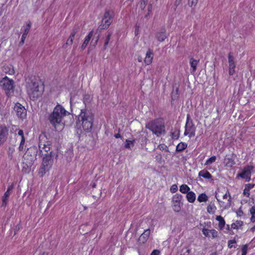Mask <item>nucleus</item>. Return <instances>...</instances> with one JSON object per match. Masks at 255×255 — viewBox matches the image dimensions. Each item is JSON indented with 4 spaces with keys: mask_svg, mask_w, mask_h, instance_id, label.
Returning <instances> with one entry per match:
<instances>
[{
    "mask_svg": "<svg viewBox=\"0 0 255 255\" xmlns=\"http://www.w3.org/2000/svg\"><path fill=\"white\" fill-rule=\"evenodd\" d=\"M70 113L61 105L58 104L54 108L53 112L49 115L48 120L56 130H61L64 128L62 120Z\"/></svg>",
    "mask_w": 255,
    "mask_h": 255,
    "instance_id": "f257e3e1",
    "label": "nucleus"
},
{
    "mask_svg": "<svg viewBox=\"0 0 255 255\" xmlns=\"http://www.w3.org/2000/svg\"><path fill=\"white\" fill-rule=\"evenodd\" d=\"M27 92L32 100H37L44 91V87L42 84L37 80L31 81L28 83L26 86Z\"/></svg>",
    "mask_w": 255,
    "mask_h": 255,
    "instance_id": "f03ea898",
    "label": "nucleus"
},
{
    "mask_svg": "<svg viewBox=\"0 0 255 255\" xmlns=\"http://www.w3.org/2000/svg\"><path fill=\"white\" fill-rule=\"evenodd\" d=\"M84 130L89 132L91 130L94 122V115L86 110H82L78 117Z\"/></svg>",
    "mask_w": 255,
    "mask_h": 255,
    "instance_id": "7ed1b4c3",
    "label": "nucleus"
},
{
    "mask_svg": "<svg viewBox=\"0 0 255 255\" xmlns=\"http://www.w3.org/2000/svg\"><path fill=\"white\" fill-rule=\"evenodd\" d=\"M146 128L157 136L165 133L164 123L159 119L150 121L146 125Z\"/></svg>",
    "mask_w": 255,
    "mask_h": 255,
    "instance_id": "20e7f679",
    "label": "nucleus"
},
{
    "mask_svg": "<svg viewBox=\"0 0 255 255\" xmlns=\"http://www.w3.org/2000/svg\"><path fill=\"white\" fill-rule=\"evenodd\" d=\"M38 147L40 156L52 155V152L51 150V143L45 136H39Z\"/></svg>",
    "mask_w": 255,
    "mask_h": 255,
    "instance_id": "39448f33",
    "label": "nucleus"
},
{
    "mask_svg": "<svg viewBox=\"0 0 255 255\" xmlns=\"http://www.w3.org/2000/svg\"><path fill=\"white\" fill-rule=\"evenodd\" d=\"M0 86L5 91L6 95L11 97L14 93V82L12 79L5 76L0 81Z\"/></svg>",
    "mask_w": 255,
    "mask_h": 255,
    "instance_id": "423d86ee",
    "label": "nucleus"
},
{
    "mask_svg": "<svg viewBox=\"0 0 255 255\" xmlns=\"http://www.w3.org/2000/svg\"><path fill=\"white\" fill-rule=\"evenodd\" d=\"M43 157L41 166L39 169V174L43 176L51 168L53 163V155L41 156Z\"/></svg>",
    "mask_w": 255,
    "mask_h": 255,
    "instance_id": "0eeeda50",
    "label": "nucleus"
},
{
    "mask_svg": "<svg viewBox=\"0 0 255 255\" xmlns=\"http://www.w3.org/2000/svg\"><path fill=\"white\" fill-rule=\"evenodd\" d=\"M112 15L109 11H106L102 20L101 24L99 28L100 29H106L109 28L112 23Z\"/></svg>",
    "mask_w": 255,
    "mask_h": 255,
    "instance_id": "6e6552de",
    "label": "nucleus"
},
{
    "mask_svg": "<svg viewBox=\"0 0 255 255\" xmlns=\"http://www.w3.org/2000/svg\"><path fill=\"white\" fill-rule=\"evenodd\" d=\"M14 110L15 111L17 116L20 119L26 118L27 115V111L21 104L19 103H16L14 106Z\"/></svg>",
    "mask_w": 255,
    "mask_h": 255,
    "instance_id": "1a4fd4ad",
    "label": "nucleus"
},
{
    "mask_svg": "<svg viewBox=\"0 0 255 255\" xmlns=\"http://www.w3.org/2000/svg\"><path fill=\"white\" fill-rule=\"evenodd\" d=\"M183 196L179 194L174 195L172 197L173 209L174 211L178 212L181 210V206L182 205L181 200Z\"/></svg>",
    "mask_w": 255,
    "mask_h": 255,
    "instance_id": "9d476101",
    "label": "nucleus"
},
{
    "mask_svg": "<svg viewBox=\"0 0 255 255\" xmlns=\"http://www.w3.org/2000/svg\"><path fill=\"white\" fill-rule=\"evenodd\" d=\"M253 166H247L244 167L242 171L238 174V176L245 179L246 181L249 182L251 180V171L253 169Z\"/></svg>",
    "mask_w": 255,
    "mask_h": 255,
    "instance_id": "9b49d317",
    "label": "nucleus"
},
{
    "mask_svg": "<svg viewBox=\"0 0 255 255\" xmlns=\"http://www.w3.org/2000/svg\"><path fill=\"white\" fill-rule=\"evenodd\" d=\"M8 128L5 125H0V146L5 142L8 135Z\"/></svg>",
    "mask_w": 255,
    "mask_h": 255,
    "instance_id": "f8f14e48",
    "label": "nucleus"
},
{
    "mask_svg": "<svg viewBox=\"0 0 255 255\" xmlns=\"http://www.w3.org/2000/svg\"><path fill=\"white\" fill-rule=\"evenodd\" d=\"M185 128L190 132V137H194L195 135L196 127L193 124L192 120L190 119L189 115H187Z\"/></svg>",
    "mask_w": 255,
    "mask_h": 255,
    "instance_id": "ddd939ff",
    "label": "nucleus"
},
{
    "mask_svg": "<svg viewBox=\"0 0 255 255\" xmlns=\"http://www.w3.org/2000/svg\"><path fill=\"white\" fill-rule=\"evenodd\" d=\"M228 62H229V74L230 75H233L235 73L236 65L235 63L234 58L230 53L228 54Z\"/></svg>",
    "mask_w": 255,
    "mask_h": 255,
    "instance_id": "4468645a",
    "label": "nucleus"
},
{
    "mask_svg": "<svg viewBox=\"0 0 255 255\" xmlns=\"http://www.w3.org/2000/svg\"><path fill=\"white\" fill-rule=\"evenodd\" d=\"M150 232L149 229L145 230L144 232L139 237L138 239V242L142 244L145 243L149 238Z\"/></svg>",
    "mask_w": 255,
    "mask_h": 255,
    "instance_id": "2eb2a0df",
    "label": "nucleus"
},
{
    "mask_svg": "<svg viewBox=\"0 0 255 255\" xmlns=\"http://www.w3.org/2000/svg\"><path fill=\"white\" fill-rule=\"evenodd\" d=\"M93 31L92 30V31H90L89 33H88V34L86 36L84 41L83 42V43H82V44L81 46V48L82 50H84L86 48V47L88 45L90 40H91V39L93 36Z\"/></svg>",
    "mask_w": 255,
    "mask_h": 255,
    "instance_id": "dca6fc26",
    "label": "nucleus"
},
{
    "mask_svg": "<svg viewBox=\"0 0 255 255\" xmlns=\"http://www.w3.org/2000/svg\"><path fill=\"white\" fill-rule=\"evenodd\" d=\"M2 71L6 74L9 75H13L14 74V68L11 64L4 65L3 67Z\"/></svg>",
    "mask_w": 255,
    "mask_h": 255,
    "instance_id": "f3484780",
    "label": "nucleus"
},
{
    "mask_svg": "<svg viewBox=\"0 0 255 255\" xmlns=\"http://www.w3.org/2000/svg\"><path fill=\"white\" fill-rule=\"evenodd\" d=\"M165 29H162L160 32L156 33V37L159 41L162 42L167 37L165 34Z\"/></svg>",
    "mask_w": 255,
    "mask_h": 255,
    "instance_id": "a211bd4d",
    "label": "nucleus"
},
{
    "mask_svg": "<svg viewBox=\"0 0 255 255\" xmlns=\"http://www.w3.org/2000/svg\"><path fill=\"white\" fill-rule=\"evenodd\" d=\"M153 59V53L150 50H148V51L146 52V57L144 59V62L147 64H150L152 61Z\"/></svg>",
    "mask_w": 255,
    "mask_h": 255,
    "instance_id": "6ab92c4d",
    "label": "nucleus"
},
{
    "mask_svg": "<svg viewBox=\"0 0 255 255\" xmlns=\"http://www.w3.org/2000/svg\"><path fill=\"white\" fill-rule=\"evenodd\" d=\"M199 176L205 179H210L212 178V175L206 170H202L199 172Z\"/></svg>",
    "mask_w": 255,
    "mask_h": 255,
    "instance_id": "aec40b11",
    "label": "nucleus"
},
{
    "mask_svg": "<svg viewBox=\"0 0 255 255\" xmlns=\"http://www.w3.org/2000/svg\"><path fill=\"white\" fill-rule=\"evenodd\" d=\"M186 198L190 203H193L196 199L195 194L192 191H189L187 193Z\"/></svg>",
    "mask_w": 255,
    "mask_h": 255,
    "instance_id": "412c9836",
    "label": "nucleus"
},
{
    "mask_svg": "<svg viewBox=\"0 0 255 255\" xmlns=\"http://www.w3.org/2000/svg\"><path fill=\"white\" fill-rule=\"evenodd\" d=\"M77 32V29H73L72 32L70 34L66 44L71 45L73 43L75 36Z\"/></svg>",
    "mask_w": 255,
    "mask_h": 255,
    "instance_id": "4be33fe9",
    "label": "nucleus"
},
{
    "mask_svg": "<svg viewBox=\"0 0 255 255\" xmlns=\"http://www.w3.org/2000/svg\"><path fill=\"white\" fill-rule=\"evenodd\" d=\"M10 195V193L5 192L2 197V204L1 206L5 207L7 204L8 199Z\"/></svg>",
    "mask_w": 255,
    "mask_h": 255,
    "instance_id": "5701e85b",
    "label": "nucleus"
},
{
    "mask_svg": "<svg viewBox=\"0 0 255 255\" xmlns=\"http://www.w3.org/2000/svg\"><path fill=\"white\" fill-rule=\"evenodd\" d=\"M216 220L219 221V227L220 230H223L225 226V221L224 218L221 216H218L216 217Z\"/></svg>",
    "mask_w": 255,
    "mask_h": 255,
    "instance_id": "b1692460",
    "label": "nucleus"
},
{
    "mask_svg": "<svg viewBox=\"0 0 255 255\" xmlns=\"http://www.w3.org/2000/svg\"><path fill=\"white\" fill-rule=\"evenodd\" d=\"M187 146V145L186 143L181 142L177 145L176 150L178 152H181L184 150Z\"/></svg>",
    "mask_w": 255,
    "mask_h": 255,
    "instance_id": "393cba45",
    "label": "nucleus"
},
{
    "mask_svg": "<svg viewBox=\"0 0 255 255\" xmlns=\"http://www.w3.org/2000/svg\"><path fill=\"white\" fill-rule=\"evenodd\" d=\"M198 61L191 58L190 59V66L192 68L193 71L195 72L196 70V66L198 64Z\"/></svg>",
    "mask_w": 255,
    "mask_h": 255,
    "instance_id": "a878e982",
    "label": "nucleus"
},
{
    "mask_svg": "<svg viewBox=\"0 0 255 255\" xmlns=\"http://www.w3.org/2000/svg\"><path fill=\"white\" fill-rule=\"evenodd\" d=\"M190 189L186 184H182L180 187V191L182 193H187Z\"/></svg>",
    "mask_w": 255,
    "mask_h": 255,
    "instance_id": "bb28decb",
    "label": "nucleus"
},
{
    "mask_svg": "<svg viewBox=\"0 0 255 255\" xmlns=\"http://www.w3.org/2000/svg\"><path fill=\"white\" fill-rule=\"evenodd\" d=\"M208 197L205 193L200 194L197 198L199 202H206L208 200Z\"/></svg>",
    "mask_w": 255,
    "mask_h": 255,
    "instance_id": "cd10ccee",
    "label": "nucleus"
},
{
    "mask_svg": "<svg viewBox=\"0 0 255 255\" xmlns=\"http://www.w3.org/2000/svg\"><path fill=\"white\" fill-rule=\"evenodd\" d=\"M216 210V207L214 204H210L207 206V212L210 214H214Z\"/></svg>",
    "mask_w": 255,
    "mask_h": 255,
    "instance_id": "c85d7f7f",
    "label": "nucleus"
},
{
    "mask_svg": "<svg viewBox=\"0 0 255 255\" xmlns=\"http://www.w3.org/2000/svg\"><path fill=\"white\" fill-rule=\"evenodd\" d=\"M31 26V22L30 21H28L26 24V25L24 27V32L23 34H26L27 35L30 29Z\"/></svg>",
    "mask_w": 255,
    "mask_h": 255,
    "instance_id": "c756f323",
    "label": "nucleus"
},
{
    "mask_svg": "<svg viewBox=\"0 0 255 255\" xmlns=\"http://www.w3.org/2000/svg\"><path fill=\"white\" fill-rule=\"evenodd\" d=\"M243 222L241 221H237L235 223L232 224L231 227L234 229H237L239 227L242 226Z\"/></svg>",
    "mask_w": 255,
    "mask_h": 255,
    "instance_id": "7c9ffc66",
    "label": "nucleus"
},
{
    "mask_svg": "<svg viewBox=\"0 0 255 255\" xmlns=\"http://www.w3.org/2000/svg\"><path fill=\"white\" fill-rule=\"evenodd\" d=\"M250 211L252 215L251 218V221L252 222H255V206L252 207L251 208Z\"/></svg>",
    "mask_w": 255,
    "mask_h": 255,
    "instance_id": "2f4dec72",
    "label": "nucleus"
},
{
    "mask_svg": "<svg viewBox=\"0 0 255 255\" xmlns=\"http://www.w3.org/2000/svg\"><path fill=\"white\" fill-rule=\"evenodd\" d=\"M216 160V157L215 156H213L209 158L208 160H206L205 165H210L212 163L214 162Z\"/></svg>",
    "mask_w": 255,
    "mask_h": 255,
    "instance_id": "473e14b6",
    "label": "nucleus"
},
{
    "mask_svg": "<svg viewBox=\"0 0 255 255\" xmlns=\"http://www.w3.org/2000/svg\"><path fill=\"white\" fill-rule=\"evenodd\" d=\"M171 135L173 139H177L179 136V130H177L176 131L172 132Z\"/></svg>",
    "mask_w": 255,
    "mask_h": 255,
    "instance_id": "72a5a7b5",
    "label": "nucleus"
},
{
    "mask_svg": "<svg viewBox=\"0 0 255 255\" xmlns=\"http://www.w3.org/2000/svg\"><path fill=\"white\" fill-rule=\"evenodd\" d=\"M134 140L131 141V140H129L127 139L126 141L125 144V148H130V144H132L133 145V143H134Z\"/></svg>",
    "mask_w": 255,
    "mask_h": 255,
    "instance_id": "f704fd0d",
    "label": "nucleus"
},
{
    "mask_svg": "<svg viewBox=\"0 0 255 255\" xmlns=\"http://www.w3.org/2000/svg\"><path fill=\"white\" fill-rule=\"evenodd\" d=\"M210 230H209L208 229H206V228H203L202 229V233L204 235H205L206 237H210Z\"/></svg>",
    "mask_w": 255,
    "mask_h": 255,
    "instance_id": "c9c22d12",
    "label": "nucleus"
},
{
    "mask_svg": "<svg viewBox=\"0 0 255 255\" xmlns=\"http://www.w3.org/2000/svg\"><path fill=\"white\" fill-rule=\"evenodd\" d=\"M210 233L211 234L212 237L213 238H216L218 236V232L214 229L210 230Z\"/></svg>",
    "mask_w": 255,
    "mask_h": 255,
    "instance_id": "e433bc0d",
    "label": "nucleus"
},
{
    "mask_svg": "<svg viewBox=\"0 0 255 255\" xmlns=\"http://www.w3.org/2000/svg\"><path fill=\"white\" fill-rule=\"evenodd\" d=\"M248 246L245 245L242 248V255H246L247 253Z\"/></svg>",
    "mask_w": 255,
    "mask_h": 255,
    "instance_id": "4c0bfd02",
    "label": "nucleus"
},
{
    "mask_svg": "<svg viewBox=\"0 0 255 255\" xmlns=\"http://www.w3.org/2000/svg\"><path fill=\"white\" fill-rule=\"evenodd\" d=\"M198 0H188V5L192 7L195 6L197 4Z\"/></svg>",
    "mask_w": 255,
    "mask_h": 255,
    "instance_id": "58836bf2",
    "label": "nucleus"
},
{
    "mask_svg": "<svg viewBox=\"0 0 255 255\" xmlns=\"http://www.w3.org/2000/svg\"><path fill=\"white\" fill-rule=\"evenodd\" d=\"M228 197H229V199H228V201L229 202V204L230 205V203H231V196H230V193L229 192V191H227L226 193L225 194H224L223 196V199H227Z\"/></svg>",
    "mask_w": 255,
    "mask_h": 255,
    "instance_id": "ea45409f",
    "label": "nucleus"
},
{
    "mask_svg": "<svg viewBox=\"0 0 255 255\" xmlns=\"http://www.w3.org/2000/svg\"><path fill=\"white\" fill-rule=\"evenodd\" d=\"M170 191L172 193H175L178 190L177 185L176 184L172 185L170 188Z\"/></svg>",
    "mask_w": 255,
    "mask_h": 255,
    "instance_id": "a19ab883",
    "label": "nucleus"
},
{
    "mask_svg": "<svg viewBox=\"0 0 255 255\" xmlns=\"http://www.w3.org/2000/svg\"><path fill=\"white\" fill-rule=\"evenodd\" d=\"M26 37H27V35L22 34V35L21 36V40L19 42L20 45H22L24 44L25 39H26Z\"/></svg>",
    "mask_w": 255,
    "mask_h": 255,
    "instance_id": "79ce46f5",
    "label": "nucleus"
},
{
    "mask_svg": "<svg viewBox=\"0 0 255 255\" xmlns=\"http://www.w3.org/2000/svg\"><path fill=\"white\" fill-rule=\"evenodd\" d=\"M236 243V241L235 240H229L228 242V246L230 249H231L233 246V244H235Z\"/></svg>",
    "mask_w": 255,
    "mask_h": 255,
    "instance_id": "37998d69",
    "label": "nucleus"
},
{
    "mask_svg": "<svg viewBox=\"0 0 255 255\" xmlns=\"http://www.w3.org/2000/svg\"><path fill=\"white\" fill-rule=\"evenodd\" d=\"M25 142V141L20 140V144L18 147V150L19 151H21L23 150Z\"/></svg>",
    "mask_w": 255,
    "mask_h": 255,
    "instance_id": "c03bdc74",
    "label": "nucleus"
},
{
    "mask_svg": "<svg viewBox=\"0 0 255 255\" xmlns=\"http://www.w3.org/2000/svg\"><path fill=\"white\" fill-rule=\"evenodd\" d=\"M243 194L244 196L249 197L250 196V190L248 189V188H247L246 187L245 188L244 191H243Z\"/></svg>",
    "mask_w": 255,
    "mask_h": 255,
    "instance_id": "a18cd8bd",
    "label": "nucleus"
},
{
    "mask_svg": "<svg viewBox=\"0 0 255 255\" xmlns=\"http://www.w3.org/2000/svg\"><path fill=\"white\" fill-rule=\"evenodd\" d=\"M147 0H142V1L140 2V7L142 9H144L147 4Z\"/></svg>",
    "mask_w": 255,
    "mask_h": 255,
    "instance_id": "49530a36",
    "label": "nucleus"
},
{
    "mask_svg": "<svg viewBox=\"0 0 255 255\" xmlns=\"http://www.w3.org/2000/svg\"><path fill=\"white\" fill-rule=\"evenodd\" d=\"M110 36H111L110 34H109L107 36V39L104 43V49L106 48V47L109 43V40L110 39Z\"/></svg>",
    "mask_w": 255,
    "mask_h": 255,
    "instance_id": "de8ad7c7",
    "label": "nucleus"
},
{
    "mask_svg": "<svg viewBox=\"0 0 255 255\" xmlns=\"http://www.w3.org/2000/svg\"><path fill=\"white\" fill-rule=\"evenodd\" d=\"M254 184H247L245 185V187L248 188L249 190L253 189L255 187Z\"/></svg>",
    "mask_w": 255,
    "mask_h": 255,
    "instance_id": "09e8293b",
    "label": "nucleus"
},
{
    "mask_svg": "<svg viewBox=\"0 0 255 255\" xmlns=\"http://www.w3.org/2000/svg\"><path fill=\"white\" fill-rule=\"evenodd\" d=\"M160 251L158 250H154L151 253L150 255H159Z\"/></svg>",
    "mask_w": 255,
    "mask_h": 255,
    "instance_id": "8fccbe9b",
    "label": "nucleus"
},
{
    "mask_svg": "<svg viewBox=\"0 0 255 255\" xmlns=\"http://www.w3.org/2000/svg\"><path fill=\"white\" fill-rule=\"evenodd\" d=\"M13 151H14L13 148L9 147L8 150V154L9 156H10V157H12Z\"/></svg>",
    "mask_w": 255,
    "mask_h": 255,
    "instance_id": "3c124183",
    "label": "nucleus"
},
{
    "mask_svg": "<svg viewBox=\"0 0 255 255\" xmlns=\"http://www.w3.org/2000/svg\"><path fill=\"white\" fill-rule=\"evenodd\" d=\"M159 147L160 150H164L165 151H168V148L166 146L164 148L163 145H159Z\"/></svg>",
    "mask_w": 255,
    "mask_h": 255,
    "instance_id": "603ef678",
    "label": "nucleus"
},
{
    "mask_svg": "<svg viewBox=\"0 0 255 255\" xmlns=\"http://www.w3.org/2000/svg\"><path fill=\"white\" fill-rule=\"evenodd\" d=\"M182 0H176L174 2V5L175 6V8L181 3Z\"/></svg>",
    "mask_w": 255,
    "mask_h": 255,
    "instance_id": "864d4df0",
    "label": "nucleus"
},
{
    "mask_svg": "<svg viewBox=\"0 0 255 255\" xmlns=\"http://www.w3.org/2000/svg\"><path fill=\"white\" fill-rule=\"evenodd\" d=\"M13 184H11L10 185H9L7 187V190L6 191V192H8L9 193H11V190L13 189Z\"/></svg>",
    "mask_w": 255,
    "mask_h": 255,
    "instance_id": "5fc2aeb1",
    "label": "nucleus"
},
{
    "mask_svg": "<svg viewBox=\"0 0 255 255\" xmlns=\"http://www.w3.org/2000/svg\"><path fill=\"white\" fill-rule=\"evenodd\" d=\"M237 214L238 216H241L243 214V212L241 208L237 211Z\"/></svg>",
    "mask_w": 255,
    "mask_h": 255,
    "instance_id": "6e6d98bb",
    "label": "nucleus"
},
{
    "mask_svg": "<svg viewBox=\"0 0 255 255\" xmlns=\"http://www.w3.org/2000/svg\"><path fill=\"white\" fill-rule=\"evenodd\" d=\"M18 134L20 136V137L24 136V132L23 130L22 129H18Z\"/></svg>",
    "mask_w": 255,
    "mask_h": 255,
    "instance_id": "4d7b16f0",
    "label": "nucleus"
},
{
    "mask_svg": "<svg viewBox=\"0 0 255 255\" xmlns=\"http://www.w3.org/2000/svg\"><path fill=\"white\" fill-rule=\"evenodd\" d=\"M184 135H188L189 137L190 138H191V137H190V132H189L188 130H187V129H186V128H185V131H184Z\"/></svg>",
    "mask_w": 255,
    "mask_h": 255,
    "instance_id": "13d9d810",
    "label": "nucleus"
},
{
    "mask_svg": "<svg viewBox=\"0 0 255 255\" xmlns=\"http://www.w3.org/2000/svg\"><path fill=\"white\" fill-rule=\"evenodd\" d=\"M38 255H48V253L46 252H43L42 253H39Z\"/></svg>",
    "mask_w": 255,
    "mask_h": 255,
    "instance_id": "bf43d9fd",
    "label": "nucleus"
},
{
    "mask_svg": "<svg viewBox=\"0 0 255 255\" xmlns=\"http://www.w3.org/2000/svg\"><path fill=\"white\" fill-rule=\"evenodd\" d=\"M114 136H115V137L116 138H120V137H121V136L120 134H119V133L115 134Z\"/></svg>",
    "mask_w": 255,
    "mask_h": 255,
    "instance_id": "052dcab7",
    "label": "nucleus"
},
{
    "mask_svg": "<svg viewBox=\"0 0 255 255\" xmlns=\"http://www.w3.org/2000/svg\"><path fill=\"white\" fill-rule=\"evenodd\" d=\"M151 5L148 6V14H149V13H150V12L151 11Z\"/></svg>",
    "mask_w": 255,
    "mask_h": 255,
    "instance_id": "680f3d73",
    "label": "nucleus"
},
{
    "mask_svg": "<svg viewBox=\"0 0 255 255\" xmlns=\"http://www.w3.org/2000/svg\"><path fill=\"white\" fill-rule=\"evenodd\" d=\"M21 137V141H25V137H24V136H22Z\"/></svg>",
    "mask_w": 255,
    "mask_h": 255,
    "instance_id": "e2e57ef3",
    "label": "nucleus"
},
{
    "mask_svg": "<svg viewBox=\"0 0 255 255\" xmlns=\"http://www.w3.org/2000/svg\"><path fill=\"white\" fill-rule=\"evenodd\" d=\"M92 187H93V188H95V187L96 186V183H94H94H93L92 184Z\"/></svg>",
    "mask_w": 255,
    "mask_h": 255,
    "instance_id": "0e129e2a",
    "label": "nucleus"
},
{
    "mask_svg": "<svg viewBox=\"0 0 255 255\" xmlns=\"http://www.w3.org/2000/svg\"><path fill=\"white\" fill-rule=\"evenodd\" d=\"M251 230L253 231L255 230V225L251 229Z\"/></svg>",
    "mask_w": 255,
    "mask_h": 255,
    "instance_id": "69168bd1",
    "label": "nucleus"
},
{
    "mask_svg": "<svg viewBox=\"0 0 255 255\" xmlns=\"http://www.w3.org/2000/svg\"><path fill=\"white\" fill-rule=\"evenodd\" d=\"M215 197L219 202H221L220 200L217 198V195H216Z\"/></svg>",
    "mask_w": 255,
    "mask_h": 255,
    "instance_id": "338daca9",
    "label": "nucleus"
},
{
    "mask_svg": "<svg viewBox=\"0 0 255 255\" xmlns=\"http://www.w3.org/2000/svg\"><path fill=\"white\" fill-rule=\"evenodd\" d=\"M227 230H229V225H227Z\"/></svg>",
    "mask_w": 255,
    "mask_h": 255,
    "instance_id": "774afa93",
    "label": "nucleus"
}]
</instances>
